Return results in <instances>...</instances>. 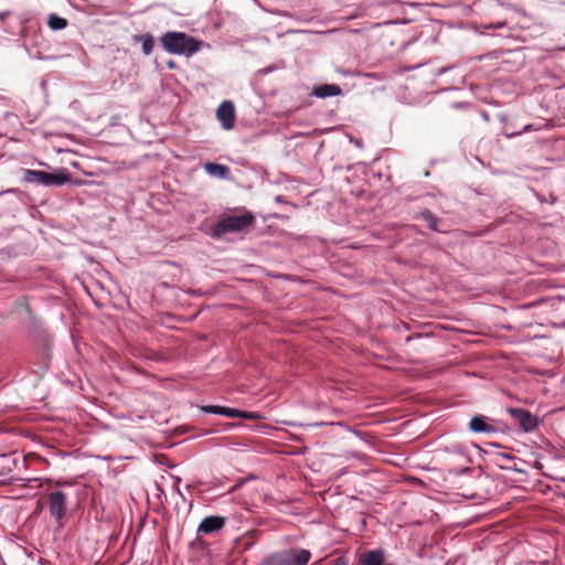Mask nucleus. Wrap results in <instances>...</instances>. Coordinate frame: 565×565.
I'll use <instances>...</instances> for the list:
<instances>
[{
  "mask_svg": "<svg viewBox=\"0 0 565 565\" xmlns=\"http://www.w3.org/2000/svg\"><path fill=\"white\" fill-rule=\"evenodd\" d=\"M162 46L170 53L184 54L186 56L198 52L203 45L202 41L194 39L183 32H167L161 38Z\"/></svg>",
  "mask_w": 565,
  "mask_h": 565,
  "instance_id": "obj_1",
  "label": "nucleus"
},
{
  "mask_svg": "<svg viewBox=\"0 0 565 565\" xmlns=\"http://www.w3.org/2000/svg\"><path fill=\"white\" fill-rule=\"evenodd\" d=\"M225 406L220 405H205L201 407V411L207 414H215L223 416Z\"/></svg>",
  "mask_w": 565,
  "mask_h": 565,
  "instance_id": "obj_17",
  "label": "nucleus"
},
{
  "mask_svg": "<svg viewBox=\"0 0 565 565\" xmlns=\"http://www.w3.org/2000/svg\"><path fill=\"white\" fill-rule=\"evenodd\" d=\"M509 414L518 420L520 427L529 433L537 427V419L529 411L518 407H511L508 409Z\"/></svg>",
  "mask_w": 565,
  "mask_h": 565,
  "instance_id": "obj_7",
  "label": "nucleus"
},
{
  "mask_svg": "<svg viewBox=\"0 0 565 565\" xmlns=\"http://www.w3.org/2000/svg\"><path fill=\"white\" fill-rule=\"evenodd\" d=\"M138 41L141 42L143 53L150 54L153 49L152 36L150 34H143L138 38Z\"/></svg>",
  "mask_w": 565,
  "mask_h": 565,
  "instance_id": "obj_16",
  "label": "nucleus"
},
{
  "mask_svg": "<svg viewBox=\"0 0 565 565\" xmlns=\"http://www.w3.org/2000/svg\"><path fill=\"white\" fill-rule=\"evenodd\" d=\"M68 22L65 18H62L57 14H50L47 19V25L51 30L57 31L63 30L67 26Z\"/></svg>",
  "mask_w": 565,
  "mask_h": 565,
  "instance_id": "obj_14",
  "label": "nucleus"
},
{
  "mask_svg": "<svg viewBox=\"0 0 565 565\" xmlns=\"http://www.w3.org/2000/svg\"><path fill=\"white\" fill-rule=\"evenodd\" d=\"M8 14V12L0 13V20H3Z\"/></svg>",
  "mask_w": 565,
  "mask_h": 565,
  "instance_id": "obj_20",
  "label": "nucleus"
},
{
  "mask_svg": "<svg viewBox=\"0 0 565 565\" xmlns=\"http://www.w3.org/2000/svg\"><path fill=\"white\" fill-rule=\"evenodd\" d=\"M505 25V22H498L497 24H494L493 26L494 28H502ZM492 25H489V28H491Z\"/></svg>",
  "mask_w": 565,
  "mask_h": 565,
  "instance_id": "obj_19",
  "label": "nucleus"
},
{
  "mask_svg": "<svg viewBox=\"0 0 565 565\" xmlns=\"http://www.w3.org/2000/svg\"><path fill=\"white\" fill-rule=\"evenodd\" d=\"M384 553L382 550H372L363 553L359 558V565H383Z\"/></svg>",
  "mask_w": 565,
  "mask_h": 565,
  "instance_id": "obj_11",
  "label": "nucleus"
},
{
  "mask_svg": "<svg viewBox=\"0 0 565 565\" xmlns=\"http://www.w3.org/2000/svg\"><path fill=\"white\" fill-rule=\"evenodd\" d=\"M204 170L212 177H216L220 179L227 178L230 173L228 167L215 162H206L204 164Z\"/></svg>",
  "mask_w": 565,
  "mask_h": 565,
  "instance_id": "obj_12",
  "label": "nucleus"
},
{
  "mask_svg": "<svg viewBox=\"0 0 565 565\" xmlns=\"http://www.w3.org/2000/svg\"><path fill=\"white\" fill-rule=\"evenodd\" d=\"M365 76L370 77L372 73H363Z\"/></svg>",
  "mask_w": 565,
  "mask_h": 565,
  "instance_id": "obj_23",
  "label": "nucleus"
},
{
  "mask_svg": "<svg viewBox=\"0 0 565 565\" xmlns=\"http://www.w3.org/2000/svg\"><path fill=\"white\" fill-rule=\"evenodd\" d=\"M216 117L223 129H232L236 118L234 104L231 100L221 103L216 110Z\"/></svg>",
  "mask_w": 565,
  "mask_h": 565,
  "instance_id": "obj_6",
  "label": "nucleus"
},
{
  "mask_svg": "<svg viewBox=\"0 0 565 565\" xmlns=\"http://www.w3.org/2000/svg\"><path fill=\"white\" fill-rule=\"evenodd\" d=\"M23 180L45 186H61L70 182V175L66 172L50 173L42 170L25 169Z\"/></svg>",
  "mask_w": 565,
  "mask_h": 565,
  "instance_id": "obj_4",
  "label": "nucleus"
},
{
  "mask_svg": "<svg viewBox=\"0 0 565 565\" xmlns=\"http://www.w3.org/2000/svg\"><path fill=\"white\" fill-rule=\"evenodd\" d=\"M562 456H563V458L565 459V446H564V447H563V449H562Z\"/></svg>",
  "mask_w": 565,
  "mask_h": 565,
  "instance_id": "obj_22",
  "label": "nucleus"
},
{
  "mask_svg": "<svg viewBox=\"0 0 565 565\" xmlns=\"http://www.w3.org/2000/svg\"><path fill=\"white\" fill-rule=\"evenodd\" d=\"M226 524V519L220 515H210L204 518L198 526V536L207 535L222 530Z\"/></svg>",
  "mask_w": 565,
  "mask_h": 565,
  "instance_id": "obj_8",
  "label": "nucleus"
},
{
  "mask_svg": "<svg viewBox=\"0 0 565 565\" xmlns=\"http://www.w3.org/2000/svg\"><path fill=\"white\" fill-rule=\"evenodd\" d=\"M440 71L446 72L448 71V67H443Z\"/></svg>",
  "mask_w": 565,
  "mask_h": 565,
  "instance_id": "obj_24",
  "label": "nucleus"
},
{
  "mask_svg": "<svg viewBox=\"0 0 565 565\" xmlns=\"http://www.w3.org/2000/svg\"><path fill=\"white\" fill-rule=\"evenodd\" d=\"M168 65H169L170 67H173L172 62H168Z\"/></svg>",
  "mask_w": 565,
  "mask_h": 565,
  "instance_id": "obj_25",
  "label": "nucleus"
},
{
  "mask_svg": "<svg viewBox=\"0 0 565 565\" xmlns=\"http://www.w3.org/2000/svg\"><path fill=\"white\" fill-rule=\"evenodd\" d=\"M310 558L309 550L289 548L270 554L266 557L264 565H307Z\"/></svg>",
  "mask_w": 565,
  "mask_h": 565,
  "instance_id": "obj_3",
  "label": "nucleus"
},
{
  "mask_svg": "<svg viewBox=\"0 0 565 565\" xmlns=\"http://www.w3.org/2000/svg\"><path fill=\"white\" fill-rule=\"evenodd\" d=\"M223 416L230 418H243V419H257L259 416L256 413L239 411L237 408L225 407Z\"/></svg>",
  "mask_w": 565,
  "mask_h": 565,
  "instance_id": "obj_13",
  "label": "nucleus"
},
{
  "mask_svg": "<svg viewBox=\"0 0 565 565\" xmlns=\"http://www.w3.org/2000/svg\"><path fill=\"white\" fill-rule=\"evenodd\" d=\"M469 428L473 433L493 434L497 431L495 427L487 422V417L482 415L473 416L470 419Z\"/></svg>",
  "mask_w": 565,
  "mask_h": 565,
  "instance_id": "obj_10",
  "label": "nucleus"
},
{
  "mask_svg": "<svg viewBox=\"0 0 565 565\" xmlns=\"http://www.w3.org/2000/svg\"><path fill=\"white\" fill-rule=\"evenodd\" d=\"M254 222V215L250 212H244L241 215H224L217 220L212 227V236L221 237L227 233H238L249 227Z\"/></svg>",
  "mask_w": 565,
  "mask_h": 565,
  "instance_id": "obj_2",
  "label": "nucleus"
},
{
  "mask_svg": "<svg viewBox=\"0 0 565 565\" xmlns=\"http://www.w3.org/2000/svg\"><path fill=\"white\" fill-rule=\"evenodd\" d=\"M332 565H348V561L345 559V557L340 556L333 561Z\"/></svg>",
  "mask_w": 565,
  "mask_h": 565,
  "instance_id": "obj_18",
  "label": "nucleus"
},
{
  "mask_svg": "<svg viewBox=\"0 0 565 565\" xmlns=\"http://www.w3.org/2000/svg\"><path fill=\"white\" fill-rule=\"evenodd\" d=\"M341 93L342 89L337 84H320L312 88L311 95L324 99L328 97L338 96Z\"/></svg>",
  "mask_w": 565,
  "mask_h": 565,
  "instance_id": "obj_9",
  "label": "nucleus"
},
{
  "mask_svg": "<svg viewBox=\"0 0 565 565\" xmlns=\"http://www.w3.org/2000/svg\"><path fill=\"white\" fill-rule=\"evenodd\" d=\"M47 507L50 514L61 521L67 510V495L61 490H54L47 495Z\"/></svg>",
  "mask_w": 565,
  "mask_h": 565,
  "instance_id": "obj_5",
  "label": "nucleus"
},
{
  "mask_svg": "<svg viewBox=\"0 0 565 565\" xmlns=\"http://www.w3.org/2000/svg\"><path fill=\"white\" fill-rule=\"evenodd\" d=\"M529 129H530V126H529V125H526V126L524 127V130H529Z\"/></svg>",
  "mask_w": 565,
  "mask_h": 565,
  "instance_id": "obj_26",
  "label": "nucleus"
},
{
  "mask_svg": "<svg viewBox=\"0 0 565 565\" xmlns=\"http://www.w3.org/2000/svg\"><path fill=\"white\" fill-rule=\"evenodd\" d=\"M276 201H277V202H282L281 196H279V195H278V196H276Z\"/></svg>",
  "mask_w": 565,
  "mask_h": 565,
  "instance_id": "obj_21",
  "label": "nucleus"
},
{
  "mask_svg": "<svg viewBox=\"0 0 565 565\" xmlns=\"http://www.w3.org/2000/svg\"><path fill=\"white\" fill-rule=\"evenodd\" d=\"M422 216L427 222V225L431 231L443 232V230L438 227L439 220L430 211H423Z\"/></svg>",
  "mask_w": 565,
  "mask_h": 565,
  "instance_id": "obj_15",
  "label": "nucleus"
}]
</instances>
